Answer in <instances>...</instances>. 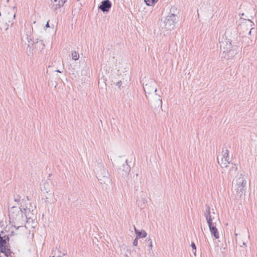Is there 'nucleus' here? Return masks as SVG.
I'll return each mask as SVG.
<instances>
[{
  "label": "nucleus",
  "mask_w": 257,
  "mask_h": 257,
  "mask_svg": "<svg viewBox=\"0 0 257 257\" xmlns=\"http://www.w3.org/2000/svg\"><path fill=\"white\" fill-rule=\"evenodd\" d=\"M95 171L96 173V177L102 188L106 189L111 182L108 171L104 168L102 164H100L95 168Z\"/></svg>",
  "instance_id": "nucleus-1"
},
{
  "label": "nucleus",
  "mask_w": 257,
  "mask_h": 257,
  "mask_svg": "<svg viewBox=\"0 0 257 257\" xmlns=\"http://www.w3.org/2000/svg\"><path fill=\"white\" fill-rule=\"evenodd\" d=\"M205 212L204 213V216L207 220L208 225H213V224H216V222L218 219V215L217 213H215L213 209L210 210V208L209 205H206Z\"/></svg>",
  "instance_id": "nucleus-2"
},
{
  "label": "nucleus",
  "mask_w": 257,
  "mask_h": 257,
  "mask_svg": "<svg viewBox=\"0 0 257 257\" xmlns=\"http://www.w3.org/2000/svg\"><path fill=\"white\" fill-rule=\"evenodd\" d=\"M22 211L21 207L12 206L9 209V216L10 223H16L18 217L22 215Z\"/></svg>",
  "instance_id": "nucleus-3"
},
{
  "label": "nucleus",
  "mask_w": 257,
  "mask_h": 257,
  "mask_svg": "<svg viewBox=\"0 0 257 257\" xmlns=\"http://www.w3.org/2000/svg\"><path fill=\"white\" fill-rule=\"evenodd\" d=\"M8 241H9L8 236L3 234V232L0 233V251L5 253L7 256L10 255V249L8 248L7 245Z\"/></svg>",
  "instance_id": "nucleus-4"
},
{
  "label": "nucleus",
  "mask_w": 257,
  "mask_h": 257,
  "mask_svg": "<svg viewBox=\"0 0 257 257\" xmlns=\"http://www.w3.org/2000/svg\"><path fill=\"white\" fill-rule=\"evenodd\" d=\"M177 22L176 16L173 14L169 15L165 18L164 22L165 26V28L167 30H171L172 29H173Z\"/></svg>",
  "instance_id": "nucleus-5"
},
{
  "label": "nucleus",
  "mask_w": 257,
  "mask_h": 257,
  "mask_svg": "<svg viewBox=\"0 0 257 257\" xmlns=\"http://www.w3.org/2000/svg\"><path fill=\"white\" fill-rule=\"evenodd\" d=\"M236 192L237 193L241 196L245 193V186L246 185V181L242 177H239L236 180Z\"/></svg>",
  "instance_id": "nucleus-6"
},
{
  "label": "nucleus",
  "mask_w": 257,
  "mask_h": 257,
  "mask_svg": "<svg viewBox=\"0 0 257 257\" xmlns=\"http://www.w3.org/2000/svg\"><path fill=\"white\" fill-rule=\"evenodd\" d=\"M112 4L109 0L102 1L98 6V9L103 13H107L111 8Z\"/></svg>",
  "instance_id": "nucleus-7"
},
{
  "label": "nucleus",
  "mask_w": 257,
  "mask_h": 257,
  "mask_svg": "<svg viewBox=\"0 0 257 257\" xmlns=\"http://www.w3.org/2000/svg\"><path fill=\"white\" fill-rule=\"evenodd\" d=\"M155 81L152 80L150 83H147L144 86L143 88L146 94H150L156 92L157 88L155 87Z\"/></svg>",
  "instance_id": "nucleus-8"
},
{
  "label": "nucleus",
  "mask_w": 257,
  "mask_h": 257,
  "mask_svg": "<svg viewBox=\"0 0 257 257\" xmlns=\"http://www.w3.org/2000/svg\"><path fill=\"white\" fill-rule=\"evenodd\" d=\"M125 168L124 170L118 169V173L119 176L123 178V179H125V177H127L128 175L130 174L131 171V167L128 165V162L127 160H126L125 161Z\"/></svg>",
  "instance_id": "nucleus-9"
},
{
  "label": "nucleus",
  "mask_w": 257,
  "mask_h": 257,
  "mask_svg": "<svg viewBox=\"0 0 257 257\" xmlns=\"http://www.w3.org/2000/svg\"><path fill=\"white\" fill-rule=\"evenodd\" d=\"M220 48L221 51L226 50L232 48L231 41L229 39H225L224 41L219 42Z\"/></svg>",
  "instance_id": "nucleus-10"
},
{
  "label": "nucleus",
  "mask_w": 257,
  "mask_h": 257,
  "mask_svg": "<svg viewBox=\"0 0 257 257\" xmlns=\"http://www.w3.org/2000/svg\"><path fill=\"white\" fill-rule=\"evenodd\" d=\"M143 195L144 196V197H141V198H139V197L137 196V199L136 200V202L141 209L144 208L146 205V203H147V200L145 198L144 193H143Z\"/></svg>",
  "instance_id": "nucleus-11"
},
{
  "label": "nucleus",
  "mask_w": 257,
  "mask_h": 257,
  "mask_svg": "<svg viewBox=\"0 0 257 257\" xmlns=\"http://www.w3.org/2000/svg\"><path fill=\"white\" fill-rule=\"evenodd\" d=\"M35 48L42 51L45 47L43 40L37 41L34 43Z\"/></svg>",
  "instance_id": "nucleus-12"
},
{
  "label": "nucleus",
  "mask_w": 257,
  "mask_h": 257,
  "mask_svg": "<svg viewBox=\"0 0 257 257\" xmlns=\"http://www.w3.org/2000/svg\"><path fill=\"white\" fill-rule=\"evenodd\" d=\"M27 221L26 222L28 224H33L35 222V220L36 219V217L34 216V214L31 213H28L27 215H25Z\"/></svg>",
  "instance_id": "nucleus-13"
},
{
  "label": "nucleus",
  "mask_w": 257,
  "mask_h": 257,
  "mask_svg": "<svg viewBox=\"0 0 257 257\" xmlns=\"http://www.w3.org/2000/svg\"><path fill=\"white\" fill-rule=\"evenodd\" d=\"M135 232H136L137 238H144L146 236L147 233L144 230H141V231L137 230L136 228H134Z\"/></svg>",
  "instance_id": "nucleus-14"
},
{
  "label": "nucleus",
  "mask_w": 257,
  "mask_h": 257,
  "mask_svg": "<svg viewBox=\"0 0 257 257\" xmlns=\"http://www.w3.org/2000/svg\"><path fill=\"white\" fill-rule=\"evenodd\" d=\"M67 1V0H53L54 2H58L57 4L53 6L54 7V10H57V9H60L61 7H63Z\"/></svg>",
  "instance_id": "nucleus-15"
},
{
  "label": "nucleus",
  "mask_w": 257,
  "mask_h": 257,
  "mask_svg": "<svg viewBox=\"0 0 257 257\" xmlns=\"http://www.w3.org/2000/svg\"><path fill=\"white\" fill-rule=\"evenodd\" d=\"M209 228L210 230H211L212 235L214 236L215 238H219V233L216 227L214 226H209Z\"/></svg>",
  "instance_id": "nucleus-16"
},
{
  "label": "nucleus",
  "mask_w": 257,
  "mask_h": 257,
  "mask_svg": "<svg viewBox=\"0 0 257 257\" xmlns=\"http://www.w3.org/2000/svg\"><path fill=\"white\" fill-rule=\"evenodd\" d=\"M49 184L47 182H45L41 186V189L42 191H46V193H48L50 190L48 189Z\"/></svg>",
  "instance_id": "nucleus-17"
},
{
  "label": "nucleus",
  "mask_w": 257,
  "mask_h": 257,
  "mask_svg": "<svg viewBox=\"0 0 257 257\" xmlns=\"http://www.w3.org/2000/svg\"><path fill=\"white\" fill-rule=\"evenodd\" d=\"M158 1L159 0H144L145 4L148 6H154Z\"/></svg>",
  "instance_id": "nucleus-18"
},
{
  "label": "nucleus",
  "mask_w": 257,
  "mask_h": 257,
  "mask_svg": "<svg viewBox=\"0 0 257 257\" xmlns=\"http://www.w3.org/2000/svg\"><path fill=\"white\" fill-rule=\"evenodd\" d=\"M227 53L229 54L230 58L233 57L237 53V50L235 49L230 48L227 51Z\"/></svg>",
  "instance_id": "nucleus-19"
},
{
  "label": "nucleus",
  "mask_w": 257,
  "mask_h": 257,
  "mask_svg": "<svg viewBox=\"0 0 257 257\" xmlns=\"http://www.w3.org/2000/svg\"><path fill=\"white\" fill-rule=\"evenodd\" d=\"M229 151L227 149H226L223 155V158H224L225 161L226 162L227 164L230 163V161H229Z\"/></svg>",
  "instance_id": "nucleus-20"
},
{
  "label": "nucleus",
  "mask_w": 257,
  "mask_h": 257,
  "mask_svg": "<svg viewBox=\"0 0 257 257\" xmlns=\"http://www.w3.org/2000/svg\"><path fill=\"white\" fill-rule=\"evenodd\" d=\"M72 59L75 61L78 60L79 58V53L76 51H73L71 52Z\"/></svg>",
  "instance_id": "nucleus-21"
},
{
  "label": "nucleus",
  "mask_w": 257,
  "mask_h": 257,
  "mask_svg": "<svg viewBox=\"0 0 257 257\" xmlns=\"http://www.w3.org/2000/svg\"><path fill=\"white\" fill-rule=\"evenodd\" d=\"M221 58H224L225 59H231L229 56V54L227 53V51L223 50L221 53Z\"/></svg>",
  "instance_id": "nucleus-22"
},
{
  "label": "nucleus",
  "mask_w": 257,
  "mask_h": 257,
  "mask_svg": "<svg viewBox=\"0 0 257 257\" xmlns=\"http://www.w3.org/2000/svg\"><path fill=\"white\" fill-rule=\"evenodd\" d=\"M177 12V8L175 6H173L171 8L169 15L173 14L176 16V13Z\"/></svg>",
  "instance_id": "nucleus-23"
},
{
  "label": "nucleus",
  "mask_w": 257,
  "mask_h": 257,
  "mask_svg": "<svg viewBox=\"0 0 257 257\" xmlns=\"http://www.w3.org/2000/svg\"><path fill=\"white\" fill-rule=\"evenodd\" d=\"M33 49L31 47L30 45L29 44L27 47V54L29 56L33 55Z\"/></svg>",
  "instance_id": "nucleus-24"
},
{
  "label": "nucleus",
  "mask_w": 257,
  "mask_h": 257,
  "mask_svg": "<svg viewBox=\"0 0 257 257\" xmlns=\"http://www.w3.org/2000/svg\"><path fill=\"white\" fill-rule=\"evenodd\" d=\"M221 162H220L219 160L218 159V162L220 164V166L221 168H226L227 167V165L226 162L224 163L223 160V158L221 159Z\"/></svg>",
  "instance_id": "nucleus-25"
},
{
  "label": "nucleus",
  "mask_w": 257,
  "mask_h": 257,
  "mask_svg": "<svg viewBox=\"0 0 257 257\" xmlns=\"http://www.w3.org/2000/svg\"><path fill=\"white\" fill-rule=\"evenodd\" d=\"M112 82H113V83L117 86H118V88H120V86H121L122 84V81L120 80H118L117 81H115L114 80L112 81Z\"/></svg>",
  "instance_id": "nucleus-26"
},
{
  "label": "nucleus",
  "mask_w": 257,
  "mask_h": 257,
  "mask_svg": "<svg viewBox=\"0 0 257 257\" xmlns=\"http://www.w3.org/2000/svg\"><path fill=\"white\" fill-rule=\"evenodd\" d=\"M14 201L15 202H17L18 204H19V202H20V200H21L20 196H19V195H14Z\"/></svg>",
  "instance_id": "nucleus-27"
},
{
  "label": "nucleus",
  "mask_w": 257,
  "mask_h": 257,
  "mask_svg": "<svg viewBox=\"0 0 257 257\" xmlns=\"http://www.w3.org/2000/svg\"><path fill=\"white\" fill-rule=\"evenodd\" d=\"M133 245L135 246H137L138 245V238H135L134 241H133Z\"/></svg>",
  "instance_id": "nucleus-28"
},
{
  "label": "nucleus",
  "mask_w": 257,
  "mask_h": 257,
  "mask_svg": "<svg viewBox=\"0 0 257 257\" xmlns=\"http://www.w3.org/2000/svg\"><path fill=\"white\" fill-rule=\"evenodd\" d=\"M158 106H160L161 107H162V100L161 99H160L159 98L158 99Z\"/></svg>",
  "instance_id": "nucleus-29"
},
{
  "label": "nucleus",
  "mask_w": 257,
  "mask_h": 257,
  "mask_svg": "<svg viewBox=\"0 0 257 257\" xmlns=\"http://www.w3.org/2000/svg\"><path fill=\"white\" fill-rule=\"evenodd\" d=\"M237 169V167L235 164H234V165L232 167L231 170H234V171H236Z\"/></svg>",
  "instance_id": "nucleus-30"
},
{
  "label": "nucleus",
  "mask_w": 257,
  "mask_h": 257,
  "mask_svg": "<svg viewBox=\"0 0 257 257\" xmlns=\"http://www.w3.org/2000/svg\"><path fill=\"white\" fill-rule=\"evenodd\" d=\"M124 168H125V163H123L122 164V165L120 167H119V169H123V170H124Z\"/></svg>",
  "instance_id": "nucleus-31"
},
{
  "label": "nucleus",
  "mask_w": 257,
  "mask_h": 257,
  "mask_svg": "<svg viewBox=\"0 0 257 257\" xmlns=\"http://www.w3.org/2000/svg\"><path fill=\"white\" fill-rule=\"evenodd\" d=\"M191 246H192V247L193 249H194V250H196V245H195V243H194L193 242H192V243H191Z\"/></svg>",
  "instance_id": "nucleus-32"
},
{
  "label": "nucleus",
  "mask_w": 257,
  "mask_h": 257,
  "mask_svg": "<svg viewBox=\"0 0 257 257\" xmlns=\"http://www.w3.org/2000/svg\"><path fill=\"white\" fill-rule=\"evenodd\" d=\"M50 27V25H49V21H48L47 22V24H46L45 25V28H48Z\"/></svg>",
  "instance_id": "nucleus-33"
},
{
  "label": "nucleus",
  "mask_w": 257,
  "mask_h": 257,
  "mask_svg": "<svg viewBox=\"0 0 257 257\" xmlns=\"http://www.w3.org/2000/svg\"><path fill=\"white\" fill-rule=\"evenodd\" d=\"M55 71L57 72H58V73H62V71H61L59 69L56 70Z\"/></svg>",
  "instance_id": "nucleus-34"
},
{
  "label": "nucleus",
  "mask_w": 257,
  "mask_h": 257,
  "mask_svg": "<svg viewBox=\"0 0 257 257\" xmlns=\"http://www.w3.org/2000/svg\"><path fill=\"white\" fill-rule=\"evenodd\" d=\"M252 29H253V28H251V29H250V30H249V32H248V33H249V35H250V34H251V31H252Z\"/></svg>",
  "instance_id": "nucleus-35"
},
{
  "label": "nucleus",
  "mask_w": 257,
  "mask_h": 257,
  "mask_svg": "<svg viewBox=\"0 0 257 257\" xmlns=\"http://www.w3.org/2000/svg\"><path fill=\"white\" fill-rule=\"evenodd\" d=\"M49 202V201H48V197H46L45 202H46V203H47V202Z\"/></svg>",
  "instance_id": "nucleus-36"
},
{
  "label": "nucleus",
  "mask_w": 257,
  "mask_h": 257,
  "mask_svg": "<svg viewBox=\"0 0 257 257\" xmlns=\"http://www.w3.org/2000/svg\"><path fill=\"white\" fill-rule=\"evenodd\" d=\"M248 21H249V22L250 23H251V24H252L253 25H254V23H253V22H252V21H251V20H248Z\"/></svg>",
  "instance_id": "nucleus-37"
},
{
  "label": "nucleus",
  "mask_w": 257,
  "mask_h": 257,
  "mask_svg": "<svg viewBox=\"0 0 257 257\" xmlns=\"http://www.w3.org/2000/svg\"><path fill=\"white\" fill-rule=\"evenodd\" d=\"M27 199L28 200H30V199H29V197H28V196H27Z\"/></svg>",
  "instance_id": "nucleus-38"
},
{
  "label": "nucleus",
  "mask_w": 257,
  "mask_h": 257,
  "mask_svg": "<svg viewBox=\"0 0 257 257\" xmlns=\"http://www.w3.org/2000/svg\"><path fill=\"white\" fill-rule=\"evenodd\" d=\"M10 0H7V3H9V2H10Z\"/></svg>",
  "instance_id": "nucleus-39"
},
{
  "label": "nucleus",
  "mask_w": 257,
  "mask_h": 257,
  "mask_svg": "<svg viewBox=\"0 0 257 257\" xmlns=\"http://www.w3.org/2000/svg\"><path fill=\"white\" fill-rule=\"evenodd\" d=\"M1 217H2V218H4V217H3V216L1 215V216H0V218H1Z\"/></svg>",
  "instance_id": "nucleus-40"
}]
</instances>
